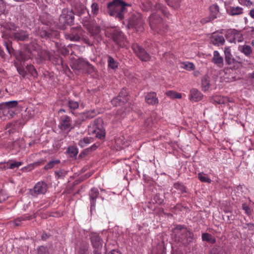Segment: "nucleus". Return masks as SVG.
I'll return each mask as SVG.
<instances>
[{
    "instance_id": "1",
    "label": "nucleus",
    "mask_w": 254,
    "mask_h": 254,
    "mask_svg": "<svg viewBox=\"0 0 254 254\" xmlns=\"http://www.w3.org/2000/svg\"><path fill=\"white\" fill-rule=\"evenodd\" d=\"M131 5L123 0H113L107 3L108 12L119 21L123 20L127 14V7Z\"/></svg>"
},
{
    "instance_id": "2",
    "label": "nucleus",
    "mask_w": 254,
    "mask_h": 254,
    "mask_svg": "<svg viewBox=\"0 0 254 254\" xmlns=\"http://www.w3.org/2000/svg\"><path fill=\"white\" fill-rule=\"evenodd\" d=\"M174 239L176 242L184 246H187L192 242L193 234L189 231L187 228L179 225L174 229Z\"/></svg>"
},
{
    "instance_id": "3",
    "label": "nucleus",
    "mask_w": 254,
    "mask_h": 254,
    "mask_svg": "<svg viewBox=\"0 0 254 254\" xmlns=\"http://www.w3.org/2000/svg\"><path fill=\"white\" fill-rule=\"evenodd\" d=\"M71 68L77 74L91 73L95 71L94 67L92 65L81 58L73 61Z\"/></svg>"
},
{
    "instance_id": "4",
    "label": "nucleus",
    "mask_w": 254,
    "mask_h": 254,
    "mask_svg": "<svg viewBox=\"0 0 254 254\" xmlns=\"http://www.w3.org/2000/svg\"><path fill=\"white\" fill-rule=\"evenodd\" d=\"M74 13L72 10L64 8L59 18L58 26L60 29L64 30L66 26L73 23Z\"/></svg>"
},
{
    "instance_id": "5",
    "label": "nucleus",
    "mask_w": 254,
    "mask_h": 254,
    "mask_svg": "<svg viewBox=\"0 0 254 254\" xmlns=\"http://www.w3.org/2000/svg\"><path fill=\"white\" fill-rule=\"evenodd\" d=\"M149 22L151 28L158 33L165 32L166 25L160 16L156 13L151 14L149 17Z\"/></svg>"
},
{
    "instance_id": "6",
    "label": "nucleus",
    "mask_w": 254,
    "mask_h": 254,
    "mask_svg": "<svg viewBox=\"0 0 254 254\" xmlns=\"http://www.w3.org/2000/svg\"><path fill=\"white\" fill-rule=\"evenodd\" d=\"M82 23L92 35H98L101 31L100 26L96 23L95 20L90 19L89 14L82 18Z\"/></svg>"
},
{
    "instance_id": "7",
    "label": "nucleus",
    "mask_w": 254,
    "mask_h": 254,
    "mask_svg": "<svg viewBox=\"0 0 254 254\" xmlns=\"http://www.w3.org/2000/svg\"><path fill=\"white\" fill-rule=\"evenodd\" d=\"M70 5L72 7L71 10H72L74 15H78L82 19L84 16H88V14H89L86 6L80 1L76 0L72 1Z\"/></svg>"
},
{
    "instance_id": "8",
    "label": "nucleus",
    "mask_w": 254,
    "mask_h": 254,
    "mask_svg": "<svg viewBox=\"0 0 254 254\" xmlns=\"http://www.w3.org/2000/svg\"><path fill=\"white\" fill-rule=\"evenodd\" d=\"M132 49L136 56L142 62L149 61L151 56L143 47L137 43L133 44Z\"/></svg>"
},
{
    "instance_id": "9",
    "label": "nucleus",
    "mask_w": 254,
    "mask_h": 254,
    "mask_svg": "<svg viewBox=\"0 0 254 254\" xmlns=\"http://www.w3.org/2000/svg\"><path fill=\"white\" fill-rule=\"evenodd\" d=\"M226 39L230 43H236L243 40L242 34L238 30L233 29L227 31L225 35Z\"/></svg>"
},
{
    "instance_id": "10",
    "label": "nucleus",
    "mask_w": 254,
    "mask_h": 254,
    "mask_svg": "<svg viewBox=\"0 0 254 254\" xmlns=\"http://www.w3.org/2000/svg\"><path fill=\"white\" fill-rule=\"evenodd\" d=\"M11 38L17 42H26L29 40V34L27 31L18 27L16 31L11 33Z\"/></svg>"
},
{
    "instance_id": "11",
    "label": "nucleus",
    "mask_w": 254,
    "mask_h": 254,
    "mask_svg": "<svg viewBox=\"0 0 254 254\" xmlns=\"http://www.w3.org/2000/svg\"><path fill=\"white\" fill-rule=\"evenodd\" d=\"M225 61L226 64L231 67L236 68L242 66V62L235 60L231 53V50L227 47L225 48Z\"/></svg>"
},
{
    "instance_id": "12",
    "label": "nucleus",
    "mask_w": 254,
    "mask_h": 254,
    "mask_svg": "<svg viewBox=\"0 0 254 254\" xmlns=\"http://www.w3.org/2000/svg\"><path fill=\"white\" fill-rule=\"evenodd\" d=\"M82 32L83 30L80 26H76L72 28L70 32L65 34V37L66 39L70 41H78L82 35Z\"/></svg>"
},
{
    "instance_id": "13",
    "label": "nucleus",
    "mask_w": 254,
    "mask_h": 254,
    "mask_svg": "<svg viewBox=\"0 0 254 254\" xmlns=\"http://www.w3.org/2000/svg\"><path fill=\"white\" fill-rule=\"evenodd\" d=\"M31 50L26 47L15 54L16 59L20 62H24L31 58Z\"/></svg>"
},
{
    "instance_id": "14",
    "label": "nucleus",
    "mask_w": 254,
    "mask_h": 254,
    "mask_svg": "<svg viewBox=\"0 0 254 254\" xmlns=\"http://www.w3.org/2000/svg\"><path fill=\"white\" fill-rule=\"evenodd\" d=\"M37 34L41 38L48 39L53 38L54 35H57V32L56 31H52L47 27H39Z\"/></svg>"
},
{
    "instance_id": "15",
    "label": "nucleus",
    "mask_w": 254,
    "mask_h": 254,
    "mask_svg": "<svg viewBox=\"0 0 254 254\" xmlns=\"http://www.w3.org/2000/svg\"><path fill=\"white\" fill-rule=\"evenodd\" d=\"M47 190V185L43 182H38L34 186L33 190L31 191V194L36 196L40 194H44Z\"/></svg>"
},
{
    "instance_id": "16",
    "label": "nucleus",
    "mask_w": 254,
    "mask_h": 254,
    "mask_svg": "<svg viewBox=\"0 0 254 254\" xmlns=\"http://www.w3.org/2000/svg\"><path fill=\"white\" fill-rule=\"evenodd\" d=\"M95 128H97L99 131L96 133V137L102 139L105 136V130L102 129V124L103 123V120L101 118H98L94 120Z\"/></svg>"
},
{
    "instance_id": "17",
    "label": "nucleus",
    "mask_w": 254,
    "mask_h": 254,
    "mask_svg": "<svg viewBox=\"0 0 254 254\" xmlns=\"http://www.w3.org/2000/svg\"><path fill=\"white\" fill-rule=\"evenodd\" d=\"M99 194V192L96 188L92 189L89 192L91 204V211H92L95 208L96 198L98 197Z\"/></svg>"
},
{
    "instance_id": "18",
    "label": "nucleus",
    "mask_w": 254,
    "mask_h": 254,
    "mask_svg": "<svg viewBox=\"0 0 254 254\" xmlns=\"http://www.w3.org/2000/svg\"><path fill=\"white\" fill-rule=\"evenodd\" d=\"M90 239L92 246L95 250L101 251L102 248V240L101 238L96 234H93L91 236Z\"/></svg>"
},
{
    "instance_id": "19",
    "label": "nucleus",
    "mask_w": 254,
    "mask_h": 254,
    "mask_svg": "<svg viewBox=\"0 0 254 254\" xmlns=\"http://www.w3.org/2000/svg\"><path fill=\"white\" fill-rule=\"evenodd\" d=\"M112 38L115 43L118 45H121L124 40V35L121 31L115 30L112 34Z\"/></svg>"
},
{
    "instance_id": "20",
    "label": "nucleus",
    "mask_w": 254,
    "mask_h": 254,
    "mask_svg": "<svg viewBox=\"0 0 254 254\" xmlns=\"http://www.w3.org/2000/svg\"><path fill=\"white\" fill-rule=\"evenodd\" d=\"M141 23V19L139 15L133 14L128 20V22L127 25V28L129 29L131 27H135V26Z\"/></svg>"
},
{
    "instance_id": "21",
    "label": "nucleus",
    "mask_w": 254,
    "mask_h": 254,
    "mask_svg": "<svg viewBox=\"0 0 254 254\" xmlns=\"http://www.w3.org/2000/svg\"><path fill=\"white\" fill-rule=\"evenodd\" d=\"M145 100L147 103L150 105H155L159 102L156 93L154 92L148 93L145 96Z\"/></svg>"
},
{
    "instance_id": "22",
    "label": "nucleus",
    "mask_w": 254,
    "mask_h": 254,
    "mask_svg": "<svg viewBox=\"0 0 254 254\" xmlns=\"http://www.w3.org/2000/svg\"><path fill=\"white\" fill-rule=\"evenodd\" d=\"M0 114H2L4 116L8 119L12 118L14 115H15V111L1 103L0 104Z\"/></svg>"
},
{
    "instance_id": "23",
    "label": "nucleus",
    "mask_w": 254,
    "mask_h": 254,
    "mask_svg": "<svg viewBox=\"0 0 254 254\" xmlns=\"http://www.w3.org/2000/svg\"><path fill=\"white\" fill-rule=\"evenodd\" d=\"M211 43L216 46L222 45L225 43V39L222 36L218 35L213 33L210 37Z\"/></svg>"
},
{
    "instance_id": "24",
    "label": "nucleus",
    "mask_w": 254,
    "mask_h": 254,
    "mask_svg": "<svg viewBox=\"0 0 254 254\" xmlns=\"http://www.w3.org/2000/svg\"><path fill=\"white\" fill-rule=\"evenodd\" d=\"M212 62L220 67L223 66V58L220 56L219 53L217 51H214L213 57L212 59Z\"/></svg>"
},
{
    "instance_id": "25",
    "label": "nucleus",
    "mask_w": 254,
    "mask_h": 254,
    "mask_svg": "<svg viewBox=\"0 0 254 254\" xmlns=\"http://www.w3.org/2000/svg\"><path fill=\"white\" fill-rule=\"evenodd\" d=\"M70 119L68 116H64L61 119L60 128L62 129L65 130L70 127Z\"/></svg>"
},
{
    "instance_id": "26",
    "label": "nucleus",
    "mask_w": 254,
    "mask_h": 254,
    "mask_svg": "<svg viewBox=\"0 0 254 254\" xmlns=\"http://www.w3.org/2000/svg\"><path fill=\"white\" fill-rule=\"evenodd\" d=\"M202 94L200 91L196 89H192L190 90V99L195 102L200 100L202 98Z\"/></svg>"
},
{
    "instance_id": "27",
    "label": "nucleus",
    "mask_w": 254,
    "mask_h": 254,
    "mask_svg": "<svg viewBox=\"0 0 254 254\" xmlns=\"http://www.w3.org/2000/svg\"><path fill=\"white\" fill-rule=\"evenodd\" d=\"M49 59L56 65H63V59L59 55H49Z\"/></svg>"
},
{
    "instance_id": "28",
    "label": "nucleus",
    "mask_w": 254,
    "mask_h": 254,
    "mask_svg": "<svg viewBox=\"0 0 254 254\" xmlns=\"http://www.w3.org/2000/svg\"><path fill=\"white\" fill-rule=\"evenodd\" d=\"M0 26L1 27H3L5 29L11 31L12 32L16 31L18 27L14 23L11 22L7 23L3 22L0 24Z\"/></svg>"
},
{
    "instance_id": "29",
    "label": "nucleus",
    "mask_w": 254,
    "mask_h": 254,
    "mask_svg": "<svg viewBox=\"0 0 254 254\" xmlns=\"http://www.w3.org/2000/svg\"><path fill=\"white\" fill-rule=\"evenodd\" d=\"M202 87L204 91H207L210 88V79L207 75H204L201 79Z\"/></svg>"
},
{
    "instance_id": "30",
    "label": "nucleus",
    "mask_w": 254,
    "mask_h": 254,
    "mask_svg": "<svg viewBox=\"0 0 254 254\" xmlns=\"http://www.w3.org/2000/svg\"><path fill=\"white\" fill-rule=\"evenodd\" d=\"M127 102V99L117 96L111 101L112 104L114 106H122Z\"/></svg>"
},
{
    "instance_id": "31",
    "label": "nucleus",
    "mask_w": 254,
    "mask_h": 254,
    "mask_svg": "<svg viewBox=\"0 0 254 254\" xmlns=\"http://www.w3.org/2000/svg\"><path fill=\"white\" fill-rule=\"evenodd\" d=\"M228 101V99L226 97H222L221 96H215L211 99L212 103H216L218 104H224Z\"/></svg>"
},
{
    "instance_id": "32",
    "label": "nucleus",
    "mask_w": 254,
    "mask_h": 254,
    "mask_svg": "<svg viewBox=\"0 0 254 254\" xmlns=\"http://www.w3.org/2000/svg\"><path fill=\"white\" fill-rule=\"evenodd\" d=\"M202 240L210 244H214L216 242L215 238L209 233H203L202 234Z\"/></svg>"
},
{
    "instance_id": "33",
    "label": "nucleus",
    "mask_w": 254,
    "mask_h": 254,
    "mask_svg": "<svg viewBox=\"0 0 254 254\" xmlns=\"http://www.w3.org/2000/svg\"><path fill=\"white\" fill-rule=\"evenodd\" d=\"M228 13L231 15H239L243 13V8L237 7H232L230 9H227Z\"/></svg>"
},
{
    "instance_id": "34",
    "label": "nucleus",
    "mask_w": 254,
    "mask_h": 254,
    "mask_svg": "<svg viewBox=\"0 0 254 254\" xmlns=\"http://www.w3.org/2000/svg\"><path fill=\"white\" fill-rule=\"evenodd\" d=\"M33 215H23L20 217L17 218L14 220V223L16 226L21 225V222L22 221L30 220L33 218Z\"/></svg>"
},
{
    "instance_id": "35",
    "label": "nucleus",
    "mask_w": 254,
    "mask_h": 254,
    "mask_svg": "<svg viewBox=\"0 0 254 254\" xmlns=\"http://www.w3.org/2000/svg\"><path fill=\"white\" fill-rule=\"evenodd\" d=\"M239 50L247 56L250 55L252 53V50L251 46L247 45L239 46Z\"/></svg>"
},
{
    "instance_id": "36",
    "label": "nucleus",
    "mask_w": 254,
    "mask_h": 254,
    "mask_svg": "<svg viewBox=\"0 0 254 254\" xmlns=\"http://www.w3.org/2000/svg\"><path fill=\"white\" fill-rule=\"evenodd\" d=\"M165 196L163 194L157 193L153 197L152 202L154 203L161 204L164 202Z\"/></svg>"
},
{
    "instance_id": "37",
    "label": "nucleus",
    "mask_w": 254,
    "mask_h": 254,
    "mask_svg": "<svg viewBox=\"0 0 254 254\" xmlns=\"http://www.w3.org/2000/svg\"><path fill=\"white\" fill-rule=\"evenodd\" d=\"M66 152L70 157H74L77 155L78 150L76 147L70 146L67 148Z\"/></svg>"
},
{
    "instance_id": "38",
    "label": "nucleus",
    "mask_w": 254,
    "mask_h": 254,
    "mask_svg": "<svg viewBox=\"0 0 254 254\" xmlns=\"http://www.w3.org/2000/svg\"><path fill=\"white\" fill-rule=\"evenodd\" d=\"M92 141L93 139L91 137H84L79 140L78 145L81 148H84Z\"/></svg>"
},
{
    "instance_id": "39",
    "label": "nucleus",
    "mask_w": 254,
    "mask_h": 254,
    "mask_svg": "<svg viewBox=\"0 0 254 254\" xmlns=\"http://www.w3.org/2000/svg\"><path fill=\"white\" fill-rule=\"evenodd\" d=\"M219 12V7L216 4H213L210 6V15L212 19H215L217 17V14Z\"/></svg>"
},
{
    "instance_id": "40",
    "label": "nucleus",
    "mask_w": 254,
    "mask_h": 254,
    "mask_svg": "<svg viewBox=\"0 0 254 254\" xmlns=\"http://www.w3.org/2000/svg\"><path fill=\"white\" fill-rule=\"evenodd\" d=\"M167 4L174 9L178 8L181 5V0H165Z\"/></svg>"
},
{
    "instance_id": "41",
    "label": "nucleus",
    "mask_w": 254,
    "mask_h": 254,
    "mask_svg": "<svg viewBox=\"0 0 254 254\" xmlns=\"http://www.w3.org/2000/svg\"><path fill=\"white\" fill-rule=\"evenodd\" d=\"M60 160L59 159H52L51 161L49 162L44 167L45 170H48L53 168L55 165L60 163Z\"/></svg>"
},
{
    "instance_id": "42",
    "label": "nucleus",
    "mask_w": 254,
    "mask_h": 254,
    "mask_svg": "<svg viewBox=\"0 0 254 254\" xmlns=\"http://www.w3.org/2000/svg\"><path fill=\"white\" fill-rule=\"evenodd\" d=\"M210 254H227V253L222 248L214 247L211 250Z\"/></svg>"
},
{
    "instance_id": "43",
    "label": "nucleus",
    "mask_w": 254,
    "mask_h": 254,
    "mask_svg": "<svg viewBox=\"0 0 254 254\" xmlns=\"http://www.w3.org/2000/svg\"><path fill=\"white\" fill-rule=\"evenodd\" d=\"M8 11L6 9V4L3 0H0V16L2 14L6 15Z\"/></svg>"
},
{
    "instance_id": "44",
    "label": "nucleus",
    "mask_w": 254,
    "mask_h": 254,
    "mask_svg": "<svg viewBox=\"0 0 254 254\" xmlns=\"http://www.w3.org/2000/svg\"><path fill=\"white\" fill-rule=\"evenodd\" d=\"M1 104L15 111L16 108L18 105V102L17 101H10L8 102H3Z\"/></svg>"
},
{
    "instance_id": "45",
    "label": "nucleus",
    "mask_w": 254,
    "mask_h": 254,
    "mask_svg": "<svg viewBox=\"0 0 254 254\" xmlns=\"http://www.w3.org/2000/svg\"><path fill=\"white\" fill-rule=\"evenodd\" d=\"M166 94L172 99H180L182 98L181 93L172 90L166 92Z\"/></svg>"
},
{
    "instance_id": "46",
    "label": "nucleus",
    "mask_w": 254,
    "mask_h": 254,
    "mask_svg": "<svg viewBox=\"0 0 254 254\" xmlns=\"http://www.w3.org/2000/svg\"><path fill=\"white\" fill-rule=\"evenodd\" d=\"M154 6L156 10L161 11L162 13L165 15H167V11L162 3L160 2H157Z\"/></svg>"
},
{
    "instance_id": "47",
    "label": "nucleus",
    "mask_w": 254,
    "mask_h": 254,
    "mask_svg": "<svg viewBox=\"0 0 254 254\" xmlns=\"http://www.w3.org/2000/svg\"><path fill=\"white\" fill-rule=\"evenodd\" d=\"M108 66L112 69H116L118 67V64L113 58L109 56L108 57Z\"/></svg>"
},
{
    "instance_id": "48",
    "label": "nucleus",
    "mask_w": 254,
    "mask_h": 254,
    "mask_svg": "<svg viewBox=\"0 0 254 254\" xmlns=\"http://www.w3.org/2000/svg\"><path fill=\"white\" fill-rule=\"evenodd\" d=\"M198 177L199 180L202 182L210 183L211 182V179L207 177V175L203 173H199L198 174Z\"/></svg>"
},
{
    "instance_id": "49",
    "label": "nucleus",
    "mask_w": 254,
    "mask_h": 254,
    "mask_svg": "<svg viewBox=\"0 0 254 254\" xmlns=\"http://www.w3.org/2000/svg\"><path fill=\"white\" fill-rule=\"evenodd\" d=\"M26 69L34 77L37 76V72L34 66L32 64H28L26 66Z\"/></svg>"
},
{
    "instance_id": "50",
    "label": "nucleus",
    "mask_w": 254,
    "mask_h": 254,
    "mask_svg": "<svg viewBox=\"0 0 254 254\" xmlns=\"http://www.w3.org/2000/svg\"><path fill=\"white\" fill-rule=\"evenodd\" d=\"M67 105L68 107L72 110H75L79 107V104L77 102L71 100H69L67 102Z\"/></svg>"
},
{
    "instance_id": "51",
    "label": "nucleus",
    "mask_w": 254,
    "mask_h": 254,
    "mask_svg": "<svg viewBox=\"0 0 254 254\" xmlns=\"http://www.w3.org/2000/svg\"><path fill=\"white\" fill-rule=\"evenodd\" d=\"M4 46L6 49L7 52L8 53L10 56L13 54L14 49L12 47V42L11 41L4 42Z\"/></svg>"
},
{
    "instance_id": "52",
    "label": "nucleus",
    "mask_w": 254,
    "mask_h": 254,
    "mask_svg": "<svg viewBox=\"0 0 254 254\" xmlns=\"http://www.w3.org/2000/svg\"><path fill=\"white\" fill-rule=\"evenodd\" d=\"M15 66L19 74L21 75L23 78H26L27 74L26 71L24 69L23 67L20 65H18L17 64H15Z\"/></svg>"
},
{
    "instance_id": "53",
    "label": "nucleus",
    "mask_w": 254,
    "mask_h": 254,
    "mask_svg": "<svg viewBox=\"0 0 254 254\" xmlns=\"http://www.w3.org/2000/svg\"><path fill=\"white\" fill-rule=\"evenodd\" d=\"M99 12V5L96 2H94L91 5V13L93 16H96Z\"/></svg>"
},
{
    "instance_id": "54",
    "label": "nucleus",
    "mask_w": 254,
    "mask_h": 254,
    "mask_svg": "<svg viewBox=\"0 0 254 254\" xmlns=\"http://www.w3.org/2000/svg\"><path fill=\"white\" fill-rule=\"evenodd\" d=\"M118 96L122 98H125L127 99V101L128 100V93L126 88H123L121 90Z\"/></svg>"
},
{
    "instance_id": "55",
    "label": "nucleus",
    "mask_w": 254,
    "mask_h": 254,
    "mask_svg": "<svg viewBox=\"0 0 254 254\" xmlns=\"http://www.w3.org/2000/svg\"><path fill=\"white\" fill-rule=\"evenodd\" d=\"M182 64V67L188 70H193L195 68L194 65L191 63H184Z\"/></svg>"
},
{
    "instance_id": "56",
    "label": "nucleus",
    "mask_w": 254,
    "mask_h": 254,
    "mask_svg": "<svg viewBox=\"0 0 254 254\" xmlns=\"http://www.w3.org/2000/svg\"><path fill=\"white\" fill-rule=\"evenodd\" d=\"M37 254H49V251L46 247L41 246L37 249Z\"/></svg>"
},
{
    "instance_id": "57",
    "label": "nucleus",
    "mask_w": 254,
    "mask_h": 254,
    "mask_svg": "<svg viewBox=\"0 0 254 254\" xmlns=\"http://www.w3.org/2000/svg\"><path fill=\"white\" fill-rule=\"evenodd\" d=\"M244 229H248L250 231H252V234H254V224L253 223H246L244 226Z\"/></svg>"
},
{
    "instance_id": "58",
    "label": "nucleus",
    "mask_w": 254,
    "mask_h": 254,
    "mask_svg": "<svg viewBox=\"0 0 254 254\" xmlns=\"http://www.w3.org/2000/svg\"><path fill=\"white\" fill-rule=\"evenodd\" d=\"M21 164L22 163L21 162H14L10 163V164H8V167H7V168L13 169L15 168H18Z\"/></svg>"
},
{
    "instance_id": "59",
    "label": "nucleus",
    "mask_w": 254,
    "mask_h": 254,
    "mask_svg": "<svg viewBox=\"0 0 254 254\" xmlns=\"http://www.w3.org/2000/svg\"><path fill=\"white\" fill-rule=\"evenodd\" d=\"M90 152H89V149L87 148L84 149L79 155L78 157L79 158H82L84 157L85 156L88 155Z\"/></svg>"
},
{
    "instance_id": "60",
    "label": "nucleus",
    "mask_w": 254,
    "mask_h": 254,
    "mask_svg": "<svg viewBox=\"0 0 254 254\" xmlns=\"http://www.w3.org/2000/svg\"><path fill=\"white\" fill-rule=\"evenodd\" d=\"M96 115V113L95 110H92L86 112V117L88 119H91L94 118Z\"/></svg>"
},
{
    "instance_id": "61",
    "label": "nucleus",
    "mask_w": 254,
    "mask_h": 254,
    "mask_svg": "<svg viewBox=\"0 0 254 254\" xmlns=\"http://www.w3.org/2000/svg\"><path fill=\"white\" fill-rule=\"evenodd\" d=\"M243 209L245 211L246 213L248 215H250L251 214V210L249 206L246 204H243Z\"/></svg>"
},
{
    "instance_id": "62",
    "label": "nucleus",
    "mask_w": 254,
    "mask_h": 254,
    "mask_svg": "<svg viewBox=\"0 0 254 254\" xmlns=\"http://www.w3.org/2000/svg\"><path fill=\"white\" fill-rule=\"evenodd\" d=\"M213 19H214L212 18V16H210V15H209V16L208 17H207L202 19L201 20L200 22L202 24H205Z\"/></svg>"
},
{
    "instance_id": "63",
    "label": "nucleus",
    "mask_w": 254,
    "mask_h": 254,
    "mask_svg": "<svg viewBox=\"0 0 254 254\" xmlns=\"http://www.w3.org/2000/svg\"><path fill=\"white\" fill-rule=\"evenodd\" d=\"M55 174L58 178H63L64 176V173L62 170H60L59 171H56Z\"/></svg>"
},
{
    "instance_id": "64",
    "label": "nucleus",
    "mask_w": 254,
    "mask_h": 254,
    "mask_svg": "<svg viewBox=\"0 0 254 254\" xmlns=\"http://www.w3.org/2000/svg\"><path fill=\"white\" fill-rule=\"evenodd\" d=\"M7 197L3 194V192L2 191H0V203L4 201V200H5V199H6Z\"/></svg>"
}]
</instances>
